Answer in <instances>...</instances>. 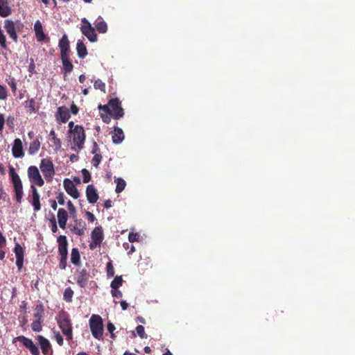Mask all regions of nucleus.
<instances>
[{"label": "nucleus", "mask_w": 355, "mask_h": 355, "mask_svg": "<svg viewBox=\"0 0 355 355\" xmlns=\"http://www.w3.org/2000/svg\"><path fill=\"white\" fill-rule=\"evenodd\" d=\"M98 110L103 121L109 123L111 118L119 119L124 116V110L121 106V102L118 98L109 100L107 105H99Z\"/></svg>", "instance_id": "1"}, {"label": "nucleus", "mask_w": 355, "mask_h": 355, "mask_svg": "<svg viewBox=\"0 0 355 355\" xmlns=\"http://www.w3.org/2000/svg\"><path fill=\"white\" fill-rule=\"evenodd\" d=\"M58 46L60 50V59L62 64V73L66 76L73 69V65L70 60L69 41L66 34L63 35L59 40Z\"/></svg>", "instance_id": "2"}, {"label": "nucleus", "mask_w": 355, "mask_h": 355, "mask_svg": "<svg viewBox=\"0 0 355 355\" xmlns=\"http://www.w3.org/2000/svg\"><path fill=\"white\" fill-rule=\"evenodd\" d=\"M56 320L60 329L62 330V334L66 336L67 340H72V326L69 314L65 311H62L56 317Z\"/></svg>", "instance_id": "3"}, {"label": "nucleus", "mask_w": 355, "mask_h": 355, "mask_svg": "<svg viewBox=\"0 0 355 355\" xmlns=\"http://www.w3.org/2000/svg\"><path fill=\"white\" fill-rule=\"evenodd\" d=\"M9 175L13 184L15 200L18 203H21L24 196L23 185L19 175L12 166H9Z\"/></svg>", "instance_id": "4"}, {"label": "nucleus", "mask_w": 355, "mask_h": 355, "mask_svg": "<svg viewBox=\"0 0 355 355\" xmlns=\"http://www.w3.org/2000/svg\"><path fill=\"white\" fill-rule=\"evenodd\" d=\"M89 324L92 336L97 340L103 339V322L99 315L93 314L89 320Z\"/></svg>", "instance_id": "5"}, {"label": "nucleus", "mask_w": 355, "mask_h": 355, "mask_svg": "<svg viewBox=\"0 0 355 355\" xmlns=\"http://www.w3.org/2000/svg\"><path fill=\"white\" fill-rule=\"evenodd\" d=\"M74 143V146L71 147L73 150L80 151L83 148L85 141V132L84 128L79 125H76L73 129V132H70Z\"/></svg>", "instance_id": "6"}, {"label": "nucleus", "mask_w": 355, "mask_h": 355, "mask_svg": "<svg viewBox=\"0 0 355 355\" xmlns=\"http://www.w3.org/2000/svg\"><path fill=\"white\" fill-rule=\"evenodd\" d=\"M40 168L46 180L51 181L55 174V169L51 159H42L40 162Z\"/></svg>", "instance_id": "7"}, {"label": "nucleus", "mask_w": 355, "mask_h": 355, "mask_svg": "<svg viewBox=\"0 0 355 355\" xmlns=\"http://www.w3.org/2000/svg\"><path fill=\"white\" fill-rule=\"evenodd\" d=\"M28 177L31 185L42 187L44 184V181L42 179L40 171L37 166H31L28 168Z\"/></svg>", "instance_id": "8"}, {"label": "nucleus", "mask_w": 355, "mask_h": 355, "mask_svg": "<svg viewBox=\"0 0 355 355\" xmlns=\"http://www.w3.org/2000/svg\"><path fill=\"white\" fill-rule=\"evenodd\" d=\"M16 340L19 341L23 346L29 350L31 355H40V350L33 341L24 336H19L14 338L13 343Z\"/></svg>", "instance_id": "9"}, {"label": "nucleus", "mask_w": 355, "mask_h": 355, "mask_svg": "<svg viewBox=\"0 0 355 355\" xmlns=\"http://www.w3.org/2000/svg\"><path fill=\"white\" fill-rule=\"evenodd\" d=\"M82 24L80 28L82 33L86 36L90 42H96L97 40V35L94 28L92 26L89 21L86 18H83L82 19Z\"/></svg>", "instance_id": "10"}, {"label": "nucleus", "mask_w": 355, "mask_h": 355, "mask_svg": "<svg viewBox=\"0 0 355 355\" xmlns=\"http://www.w3.org/2000/svg\"><path fill=\"white\" fill-rule=\"evenodd\" d=\"M28 200L32 205L35 211H38L41 209L40 195L34 185H31Z\"/></svg>", "instance_id": "11"}, {"label": "nucleus", "mask_w": 355, "mask_h": 355, "mask_svg": "<svg viewBox=\"0 0 355 355\" xmlns=\"http://www.w3.org/2000/svg\"><path fill=\"white\" fill-rule=\"evenodd\" d=\"M44 355H53V351L50 341L42 335L35 337Z\"/></svg>", "instance_id": "12"}, {"label": "nucleus", "mask_w": 355, "mask_h": 355, "mask_svg": "<svg viewBox=\"0 0 355 355\" xmlns=\"http://www.w3.org/2000/svg\"><path fill=\"white\" fill-rule=\"evenodd\" d=\"M63 185L66 192L69 196H71L74 199L78 198V197L80 196V193L78 192L75 184L71 180L68 178L64 179L63 182Z\"/></svg>", "instance_id": "13"}, {"label": "nucleus", "mask_w": 355, "mask_h": 355, "mask_svg": "<svg viewBox=\"0 0 355 355\" xmlns=\"http://www.w3.org/2000/svg\"><path fill=\"white\" fill-rule=\"evenodd\" d=\"M12 154L15 158H22L24 156L23 144L19 138L15 139L13 141Z\"/></svg>", "instance_id": "14"}, {"label": "nucleus", "mask_w": 355, "mask_h": 355, "mask_svg": "<svg viewBox=\"0 0 355 355\" xmlns=\"http://www.w3.org/2000/svg\"><path fill=\"white\" fill-rule=\"evenodd\" d=\"M4 28L10 38L15 42H17L18 40V36L16 32V28L14 21L10 19H6L4 22Z\"/></svg>", "instance_id": "15"}, {"label": "nucleus", "mask_w": 355, "mask_h": 355, "mask_svg": "<svg viewBox=\"0 0 355 355\" xmlns=\"http://www.w3.org/2000/svg\"><path fill=\"white\" fill-rule=\"evenodd\" d=\"M86 196L88 202L94 204L98 200V194L97 190L93 184H89L86 188Z\"/></svg>", "instance_id": "16"}, {"label": "nucleus", "mask_w": 355, "mask_h": 355, "mask_svg": "<svg viewBox=\"0 0 355 355\" xmlns=\"http://www.w3.org/2000/svg\"><path fill=\"white\" fill-rule=\"evenodd\" d=\"M24 105L26 112L29 114L37 113L40 108V105L36 103L33 98H28L24 101Z\"/></svg>", "instance_id": "17"}, {"label": "nucleus", "mask_w": 355, "mask_h": 355, "mask_svg": "<svg viewBox=\"0 0 355 355\" xmlns=\"http://www.w3.org/2000/svg\"><path fill=\"white\" fill-rule=\"evenodd\" d=\"M76 275L78 285L81 288H84L87 285L89 279V273L87 272V270L83 269L80 271H78Z\"/></svg>", "instance_id": "18"}, {"label": "nucleus", "mask_w": 355, "mask_h": 355, "mask_svg": "<svg viewBox=\"0 0 355 355\" xmlns=\"http://www.w3.org/2000/svg\"><path fill=\"white\" fill-rule=\"evenodd\" d=\"M58 243V252L60 256H64L68 254L67 250V237L64 235H60L57 239Z\"/></svg>", "instance_id": "19"}, {"label": "nucleus", "mask_w": 355, "mask_h": 355, "mask_svg": "<svg viewBox=\"0 0 355 355\" xmlns=\"http://www.w3.org/2000/svg\"><path fill=\"white\" fill-rule=\"evenodd\" d=\"M75 223L76 225L72 226L70 229L71 232L80 236H83L86 230L85 223L81 220H76Z\"/></svg>", "instance_id": "20"}, {"label": "nucleus", "mask_w": 355, "mask_h": 355, "mask_svg": "<svg viewBox=\"0 0 355 355\" xmlns=\"http://www.w3.org/2000/svg\"><path fill=\"white\" fill-rule=\"evenodd\" d=\"M125 138L124 133L121 128L115 126L114 130L112 132V142L115 144H121Z\"/></svg>", "instance_id": "21"}, {"label": "nucleus", "mask_w": 355, "mask_h": 355, "mask_svg": "<svg viewBox=\"0 0 355 355\" xmlns=\"http://www.w3.org/2000/svg\"><path fill=\"white\" fill-rule=\"evenodd\" d=\"M70 116L69 111L66 107L61 106L58 108L56 117L58 119L59 117L62 123H66L69 119Z\"/></svg>", "instance_id": "22"}, {"label": "nucleus", "mask_w": 355, "mask_h": 355, "mask_svg": "<svg viewBox=\"0 0 355 355\" xmlns=\"http://www.w3.org/2000/svg\"><path fill=\"white\" fill-rule=\"evenodd\" d=\"M58 220L60 227L62 229H65L68 220V213L64 209L60 208L58 209Z\"/></svg>", "instance_id": "23"}, {"label": "nucleus", "mask_w": 355, "mask_h": 355, "mask_svg": "<svg viewBox=\"0 0 355 355\" xmlns=\"http://www.w3.org/2000/svg\"><path fill=\"white\" fill-rule=\"evenodd\" d=\"M91 239L102 243L104 239L103 230L101 226L96 227L91 233Z\"/></svg>", "instance_id": "24"}, {"label": "nucleus", "mask_w": 355, "mask_h": 355, "mask_svg": "<svg viewBox=\"0 0 355 355\" xmlns=\"http://www.w3.org/2000/svg\"><path fill=\"white\" fill-rule=\"evenodd\" d=\"M34 31L35 32V36L38 41H43L44 40L46 35L44 33L42 25L41 22L37 20L34 24Z\"/></svg>", "instance_id": "25"}, {"label": "nucleus", "mask_w": 355, "mask_h": 355, "mask_svg": "<svg viewBox=\"0 0 355 355\" xmlns=\"http://www.w3.org/2000/svg\"><path fill=\"white\" fill-rule=\"evenodd\" d=\"M12 10L8 6L7 0H0V16L6 17L11 14Z\"/></svg>", "instance_id": "26"}, {"label": "nucleus", "mask_w": 355, "mask_h": 355, "mask_svg": "<svg viewBox=\"0 0 355 355\" xmlns=\"http://www.w3.org/2000/svg\"><path fill=\"white\" fill-rule=\"evenodd\" d=\"M94 26L96 31L100 33H105L107 31V25L101 16L95 21Z\"/></svg>", "instance_id": "27"}, {"label": "nucleus", "mask_w": 355, "mask_h": 355, "mask_svg": "<svg viewBox=\"0 0 355 355\" xmlns=\"http://www.w3.org/2000/svg\"><path fill=\"white\" fill-rule=\"evenodd\" d=\"M76 51L78 56L81 59L85 58L87 55L86 46L82 40H78L76 44Z\"/></svg>", "instance_id": "28"}, {"label": "nucleus", "mask_w": 355, "mask_h": 355, "mask_svg": "<svg viewBox=\"0 0 355 355\" xmlns=\"http://www.w3.org/2000/svg\"><path fill=\"white\" fill-rule=\"evenodd\" d=\"M41 143L38 139H35L30 143L28 148V153L31 155H35L40 150Z\"/></svg>", "instance_id": "29"}, {"label": "nucleus", "mask_w": 355, "mask_h": 355, "mask_svg": "<svg viewBox=\"0 0 355 355\" xmlns=\"http://www.w3.org/2000/svg\"><path fill=\"white\" fill-rule=\"evenodd\" d=\"M71 261L76 266L80 263V252L78 248H73L71 253Z\"/></svg>", "instance_id": "30"}, {"label": "nucleus", "mask_w": 355, "mask_h": 355, "mask_svg": "<svg viewBox=\"0 0 355 355\" xmlns=\"http://www.w3.org/2000/svg\"><path fill=\"white\" fill-rule=\"evenodd\" d=\"M34 318L37 320L43 321L44 316V306L42 303L37 304L35 308Z\"/></svg>", "instance_id": "31"}, {"label": "nucleus", "mask_w": 355, "mask_h": 355, "mask_svg": "<svg viewBox=\"0 0 355 355\" xmlns=\"http://www.w3.org/2000/svg\"><path fill=\"white\" fill-rule=\"evenodd\" d=\"M49 136L51 137V139L53 140V144L55 146V149H60L62 146L61 140L56 137L55 132L53 130H51L50 131Z\"/></svg>", "instance_id": "32"}, {"label": "nucleus", "mask_w": 355, "mask_h": 355, "mask_svg": "<svg viewBox=\"0 0 355 355\" xmlns=\"http://www.w3.org/2000/svg\"><path fill=\"white\" fill-rule=\"evenodd\" d=\"M123 282L121 276H116L112 281L110 287L112 289H119V288L122 286Z\"/></svg>", "instance_id": "33"}, {"label": "nucleus", "mask_w": 355, "mask_h": 355, "mask_svg": "<svg viewBox=\"0 0 355 355\" xmlns=\"http://www.w3.org/2000/svg\"><path fill=\"white\" fill-rule=\"evenodd\" d=\"M73 295V291L70 287L65 288L63 293V299L64 301H66L67 302H71Z\"/></svg>", "instance_id": "34"}, {"label": "nucleus", "mask_w": 355, "mask_h": 355, "mask_svg": "<svg viewBox=\"0 0 355 355\" xmlns=\"http://www.w3.org/2000/svg\"><path fill=\"white\" fill-rule=\"evenodd\" d=\"M16 258H24V250L19 243H16L14 248Z\"/></svg>", "instance_id": "35"}, {"label": "nucleus", "mask_w": 355, "mask_h": 355, "mask_svg": "<svg viewBox=\"0 0 355 355\" xmlns=\"http://www.w3.org/2000/svg\"><path fill=\"white\" fill-rule=\"evenodd\" d=\"M115 182H116V187L115 191L117 193H119L124 190L126 183H125V180H123L122 178H117L115 180Z\"/></svg>", "instance_id": "36"}, {"label": "nucleus", "mask_w": 355, "mask_h": 355, "mask_svg": "<svg viewBox=\"0 0 355 355\" xmlns=\"http://www.w3.org/2000/svg\"><path fill=\"white\" fill-rule=\"evenodd\" d=\"M94 87L95 89H100L103 93L106 92L105 84L101 79H97L94 82Z\"/></svg>", "instance_id": "37"}, {"label": "nucleus", "mask_w": 355, "mask_h": 355, "mask_svg": "<svg viewBox=\"0 0 355 355\" xmlns=\"http://www.w3.org/2000/svg\"><path fill=\"white\" fill-rule=\"evenodd\" d=\"M42 322L35 320L31 324L32 330L35 332H40L42 330Z\"/></svg>", "instance_id": "38"}, {"label": "nucleus", "mask_w": 355, "mask_h": 355, "mask_svg": "<svg viewBox=\"0 0 355 355\" xmlns=\"http://www.w3.org/2000/svg\"><path fill=\"white\" fill-rule=\"evenodd\" d=\"M82 175H83V182L84 183H87L91 180V175L89 171L86 168H83L81 171Z\"/></svg>", "instance_id": "39"}, {"label": "nucleus", "mask_w": 355, "mask_h": 355, "mask_svg": "<svg viewBox=\"0 0 355 355\" xmlns=\"http://www.w3.org/2000/svg\"><path fill=\"white\" fill-rule=\"evenodd\" d=\"M102 159V156L100 153H96V155H94L93 159L92 160V163L93 166L96 168H97L101 163Z\"/></svg>", "instance_id": "40"}, {"label": "nucleus", "mask_w": 355, "mask_h": 355, "mask_svg": "<svg viewBox=\"0 0 355 355\" xmlns=\"http://www.w3.org/2000/svg\"><path fill=\"white\" fill-rule=\"evenodd\" d=\"M136 331H137L138 336L141 338H147V335L145 333L144 327L142 325H138L136 327Z\"/></svg>", "instance_id": "41"}, {"label": "nucleus", "mask_w": 355, "mask_h": 355, "mask_svg": "<svg viewBox=\"0 0 355 355\" xmlns=\"http://www.w3.org/2000/svg\"><path fill=\"white\" fill-rule=\"evenodd\" d=\"M67 207L70 215L72 216L73 217H75L76 214V209L71 200H68Z\"/></svg>", "instance_id": "42"}, {"label": "nucleus", "mask_w": 355, "mask_h": 355, "mask_svg": "<svg viewBox=\"0 0 355 355\" xmlns=\"http://www.w3.org/2000/svg\"><path fill=\"white\" fill-rule=\"evenodd\" d=\"M8 97V90L6 86L0 85V100H6Z\"/></svg>", "instance_id": "43"}, {"label": "nucleus", "mask_w": 355, "mask_h": 355, "mask_svg": "<svg viewBox=\"0 0 355 355\" xmlns=\"http://www.w3.org/2000/svg\"><path fill=\"white\" fill-rule=\"evenodd\" d=\"M67 255L60 256V260L59 263V268L61 270H64L67 267Z\"/></svg>", "instance_id": "44"}, {"label": "nucleus", "mask_w": 355, "mask_h": 355, "mask_svg": "<svg viewBox=\"0 0 355 355\" xmlns=\"http://www.w3.org/2000/svg\"><path fill=\"white\" fill-rule=\"evenodd\" d=\"M123 248L128 250V254H131L135 251V248L132 244H130L129 243H124L123 244Z\"/></svg>", "instance_id": "45"}, {"label": "nucleus", "mask_w": 355, "mask_h": 355, "mask_svg": "<svg viewBox=\"0 0 355 355\" xmlns=\"http://www.w3.org/2000/svg\"><path fill=\"white\" fill-rule=\"evenodd\" d=\"M139 235L138 233L130 232L128 234V241L130 243H133L139 240Z\"/></svg>", "instance_id": "46"}, {"label": "nucleus", "mask_w": 355, "mask_h": 355, "mask_svg": "<svg viewBox=\"0 0 355 355\" xmlns=\"http://www.w3.org/2000/svg\"><path fill=\"white\" fill-rule=\"evenodd\" d=\"M107 275L108 277H113L114 275V270L111 262L107 263Z\"/></svg>", "instance_id": "47"}, {"label": "nucleus", "mask_w": 355, "mask_h": 355, "mask_svg": "<svg viewBox=\"0 0 355 355\" xmlns=\"http://www.w3.org/2000/svg\"><path fill=\"white\" fill-rule=\"evenodd\" d=\"M0 45L3 49H7L6 38V36L4 35L3 31H1L0 33Z\"/></svg>", "instance_id": "48"}, {"label": "nucleus", "mask_w": 355, "mask_h": 355, "mask_svg": "<svg viewBox=\"0 0 355 355\" xmlns=\"http://www.w3.org/2000/svg\"><path fill=\"white\" fill-rule=\"evenodd\" d=\"M56 199L58 201V203H59L61 205H64L65 203V196L62 192L59 193L57 196Z\"/></svg>", "instance_id": "49"}, {"label": "nucleus", "mask_w": 355, "mask_h": 355, "mask_svg": "<svg viewBox=\"0 0 355 355\" xmlns=\"http://www.w3.org/2000/svg\"><path fill=\"white\" fill-rule=\"evenodd\" d=\"M55 339L57 342V343L60 345V346H62L64 345V339H63V337L62 336V335L59 333V332H56L55 333Z\"/></svg>", "instance_id": "50"}, {"label": "nucleus", "mask_w": 355, "mask_h": 355, "mask_svg": "<svg viewBox=\"0 0 355 355\" xmlns=\"http://www.w3.org/2000/svg\"><path fill=\"white\" fill-rule=\"evenodd\" d=\"M50 222L51 223V228L52 232H53V233L57 232V231H58V226H57V223H56V220H55V216L53 215L52 218L50 219Z\"/></svg>", "instance_id": "51"}, {"label": "nucleus", "mask_w": 355, "mask_h": 355, "mask_svg": "<svg viewBox=\"0 0 355 355\" xmlns=\"http://www.w3.org/2000/svg\"><path fill=\"white\" fill-rule=\"evenodd\" d=\"M8 84L10 87L12 92L15 94L17 91V83L14 78H10L9 81H8Z\"/></svg>", "instance_id": "52"}, {"label": "nucleus", "mask_w": 355, "mask_h": 355, "mask_svg": "<svg viewBox=\"0 0 355 355\" xmlns=\"http://www.w3.org/2000/svg\"><path fill=\"white\" fill-rule=\"evenodd\" d=\"M15 119L14 116H8V118L6 119V123L9 128H13L15 126Z\"/></svg>", "instance_id": "53"}, {"label": "nucleus", "mask_w": 355, "mask_h": 355, "mask_svg": "<svg viewBox=\"0 0 355 355\" xmlns=\"http://www.w3.org/2000/svg\"><path fill=\"white\" fill-rule=\"evenodd\" d=\"M111 293L114 297L116 298H121L123 296L122 292L119 289H112Z\"/></svg>", "instance_id": "54"}, {"label": "nucleus", "mask_w": 355, "mask_h": 355, "mask_svg": "<svg viewBox=\"0 0 355 355\" xmlns=\"http://www.w3.org/2000/svg\"><path fill=\"white\" fill-rule=\"evenodd\" d=\"M101 245V243L92 240V241L90 242V243L89 245V247L90 250H94L97 247H100Z\"/></svg>", "instance_id": "55"}, {"label": "nucleus", "mask_w": 355, "mask_h": 355, "mask_svg": "<svg viewBox=\"0 0 355 355\" xmlns=\"http://www.w3.org/2000/svg\"><path fill=\"white\" fill-rule=\"evenodd\" d=\"M24 258H16V265L19 270H21V269L22 268Z\"/></svg>", "instance_id": "56"}, {"label": "nucleus", "mask_w": 355, "mask_h": 355, "mask_svg": "<svg viewBox=\"0 0 355 355\" xmlns=\"http://www.w3.org/2000/svg\"><path fill=\"white\" fill-rule=\"evenodd\" d=\"M99 152H100V148H99L97 143L96 141H94L92 150V154L96 155V153H99Z\"/></svg>", "instance_id": "57"}, {"label": "nucleus", "mask_w": 355, "mask_h": 355, "mask_svg": "<svg viewBox=\"0 0 355 355\" xmlns=\"http://www.w3.org/2000/svg\"><path fill=\"white\" fill-rule=\"evenodd\" d=\"M85 214L87 217V220L89 222L93 223L96 220V217L92 213L89 211H86Z\"/></svg>", "instance_id": "58"}, {"label": "nucleus", "mask_w": 355, "mask_h": 355, "mask_svg": "<svg viewBox=\"0 0 355 355\" xmlns=\"http://www.w3.org/2000/svg\"><path fill=\"white\" fill-rule=\"evenodd\" d=\"M6 237L0 232V248L4 247L6 245Z\"/></svg>", "instance_id": "59"}, {"label": "nucleus", "mask_w": 355, "mask_h": 355, "mask_svg": "<svg viewBox=\"0 0 355 355\" xmlns=\"http://www.w3.org/2000/svg\"><path fill=\"white\" fill-rule=\"evenodd\" d=\"M78 111H79V109H78V106L74 103H73L71 105V112L73 114H77L78 113Z\"/></svg>", "instance_id": "60"}, {"label": "nucleus", "mask_w": 355, "mask_h": 355, "mask_svg": "<svg viewBox=\"0 0 355 355\" xmlns=\"http://www.w3.org/2000/svg\"><path fill=\"white\" fill-rule=\"evenodd\" d=\"M107 329L110 333V334H112V332L115 330V326L112 322H108L107 324Z\"/></svg>", "instance_id": "61"}, {"label": "nucleus", "mask_w": 355, "mask_h": 355, "mask_svg": "<svg viewBox=\"0 0 355 355\" xmlns=\"http://www.w3.org/2000/svg\"><path fill=\"white\" fill-rule=\"evenodd\" d=\"M5 124V119L3 114L0 113V132L3 130Z\"/></svg>", "instance_id": "62"}, {"label": "nucleus", "mask_w": 355, "mask_h": 355, "mask_svg": "<svg viewBox=\"0 0 355 355\" xmlns=\"http://www.w3.org/2000/svg\"><path fill=\"white\" fill-rule=\"evenodd\" d=\"M28 71L31 73H33L35 72V63L33 60H31V63L28 66Z\"/></svg>", "instance_id": "63"}, {"label": "nucleus", "mask_w": 355, "mask_h": 355, "mask_svg": "<svg viewBox=\"0 0 355 355\" xmlns=\"http://www.w3.org/2000/svg\"><path fill=\"white\" fill-rule=\"evenodd\" d=\"M112 206V202L111 200H107L104 202V207L106 209H109Z\"/></svg>", "instance_id": "64"}]
</instances>
